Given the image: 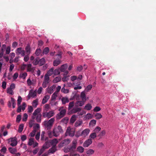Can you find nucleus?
<instances>
[{
	"label": "nucleus",
	"instance_id": "obj_45",
	"mask_svg": "<svg viewBox=\"0 0 156 156\" xmlns=\"http://www.w3.org/2000/svg\"><path fill=\"white\" fill-rule=\"evenodd\" d=\"M38 99H36V100H34L32 103L33 106L35 107H36L38 105Z\"/></svg>",
	"mask_w": 156,
	"mask_h": 156
},
{
	"label": "nucleus",
	"instance_id": "obj_9",
	"mask_svg": "<svg viewBox=\"0 0 156 156\" xmlns=\"http://www.w3.org/2000/svg\"><path fill=\"white\" fill-rule=\"evenodd\" d=\"M92 143V141L91 139H89L86 140L83 144V146L86 147H88Z\"/></svg>",
	"mask_w": 156,
	"mask_h": 156
},
{
	"label": "nucleus",
	"instance_id": "obj_19",
	"mask_svg": "<svg viewBox=\"0 0 156 156\" xmlns=\"http://www.w3.org/2000/svg\"><path fill=\"white\" fill-rule=\"evenodd\" d=\"M32 65L31 64L29 63L27 66V71L28 72H32L34 69V67H32Z\"/></svg>",
	"mask_w": 156,
	"mask_h": 156
},
{
	"label": "nucleus",
	"instance_id": "obj_52",
	"mask_svg": "<svg viewBox=\"0 0 156 156\" xmlns=\"http://www.w3.org/2000/svg\"><path fill=\"white\" fill-rule=\"evenodd\" d=\"M101 130V128L99 126H97L96 128L94 129V133H95L96 134V133H98Z\"/></svg>",
	"mask_w": 156,
	"mask_h": 156
},
{
	"label": "nucleus",
	"instance_id": "obj_5",
	"mask_svg": "<svg viewBox=\"0 0 156 156\" xmlns=\"http://www.w3.org/2000/svg\"><path fill=\"white\" fill-rule=\"evenodd\" d=\"M43 116L44 118L47 117L49 118L53 116L54 115V113L53 111H50L48 112H44L43 113Z\"/></svg>",
	"mask_w": 156,
	"mask_h": 156
},
{
	"label": "nucleus",
	"instance_id": "obj_26",
	"mask_svg": "<svg viewBox=\"0 0 156 156\" xmlns=\"http://www.w3.org/2000/svg\"><path fill=\"white\" fill-rule=\"evenodd\" d=\"M6 47V46L4 44L2 45L1 50L0 51V58H2L3 57L4 51Z\"/></svg>",
	"mask_w": 156,
	"mask_h": 156
},
{
	"label": "nucleus",
	"instance_id": "obj_22",
	"mask_svg": "<svg viewBox=\"0 0 156 156\" xmlns=\"http://www.w3.org/2000/svg\"><path fill=\"white\" fill-rule=\"evenodd\" d=\"M56 151V148L55 146H52V147L50 148L48 151V154L53 153Z\"/></svg>",
	"mask_w": 156,
	"mask_h": 156
},
{
	"label": "nucleus",
	"instance_id": "obj_41",
	"mask_svg": "<svg viewBox=\"0 0 156 156\" xmlns=\"http://www.w3.org/2000/svg\"><path fill=\"white\" fill-rule=\"evenodd\" d=\"M94 152V150L92 149H90L87 151L86 153L88 155H90L93 154Z\"/></svg>",
	"mask_w": 156,
	"mask_h": 156
},
{
	"label": "nucleus",
	"instance_id": "obj_28",
	"mask_svg": "<svg viewBox=\"0 0 156 156\" xmlns=\"http://www.w3.org/2000/svg\"><path fill=\"white\" fill-rule=\"evenodd\" d=\"M27 73L26 72H25L20 74L19 75V77L20 78H22L23 80H24L25 79L26 77L27 76Z\"/></svg>",
	"mask_w": 156,
	"mask_h": 156
},
{
	"label": "nucleus",
	"instance_id": "obj_50",
	"mask_svg": "<svg viewBox=\"0 0 156 156\" xmlns=\"http://www.w3.org/2000/svg\"><path fill=\"white\" fill-rule=\"evenodd\" d=\"M12 89V88H8L7 93L13 95L14 93Z\"/></svg>",
	"mask_w": 156,
	"mask_h": 156
},
{
	"label": "nucleus",
	"instance_id": "obj_13",
	"mask_svg": "<svg viewBox=\"0 0 156 156\" xmlns=\"http://www.w3.org/2000/svg\"><path fill=\"white\" fill-rule=\"evenodd\" d=\"M75 134V132L74 131L71 130L70 129L67 128L66 134V135L68 134L69 136L71 137H73L74 136Z\"/></svg>",
	"mask_w": 156,
	"mask_h": 156
},
{
	"label": "nucleus",
	"instance_id": "obj_61",
	"mask_svg": "<svg viewBox=\"0 0 156 156\" xmlns=\"http://www.w3.org/2000/svg\"><path fill=\"white\" fill-rule=\"evenodd\" d=\"M19 76V74L18 73H15L13 76V78L14 80L17 79Z\"/></svg>",
	"mask_w": 156,
	"mask_h": 156
},
{
	"label": "nucleus",
	"instance_id": "obj_15",
	"mask_svg": "<svg viewBox=\"0 0 156 156\" xmlns=\"http://www.w3.org/2000/svg\"><path fill=\"white\" fill-rule=\"evenodd\" d=\"M68 67V65L67 64H65L62 65L59 68V69L61 72H64L66 69Z\"/></svg>",
	"mask_w": 156,
	"mask_h": 156
},
{
	"label": "nucleus",
	"instance_id": "obj_18",
	"mask_svg": "<svg viewBox=\"0 0 156 156\" xmlns=\"http://www.w3.org/2000/svg\"><path fill=\"white\" fill-rule=\"evenodd\" d=\"M50 97V96L48 95H46L44 96L42 99V103L44 104L46 103L49 99Z\"/></svg>",
	"mask_w": 156,
	"mask_h": 156
},
{
	"label": "nucleus",
	"instance_id": "obj_27",
	"mask_svg": "<svg viewBox=\"0 0 156 156\" xmlns=\"http://www.w3.org/2000/svg\"><path fill=\"white\" fill-rule=\"evenodd\" d=\"M84 148L81 146L78 147L76 148V151L81 153H83L84 152Z\"/></svg>",
	"mask_w": 156,
	"mask_h": 156
},
{
	"label": "nucleus",
	"instance_id": "obj_64",
	"mask_svg": "<svg viewBox=\"0 0 156 156\" xmlns=\"http://www.w3.org/2000/svg\"><path fill=\"white\" fill-rule=\"evenodd\" d=\"M69 156H80L79 154L74 153L72 152L69 153Z\"/></svg>",
	"mask_w": 156,
	"mask_h": 156
},
{
	"label": "nucleus",
	"instance_id": "obj_16",
	"mask_svg": "<svg viewBox=\"0 0 156 156\" xmlns=\"http://www.w3.org/2000/svg\"><path fill=\"white\" fill-rule=\"evenodd\" d=\"M45 132L44 131H42L41 135V140H47L48 139V137L44 136Z\"/></svg>",
	"mask_w": 156,
	"mask_h": 156
},
{
	"label": "nucleus",
	"instance_id": "obj_7",
	"mask_svg": "<svg viewBox=\"0 0 156 156\" xmlns=\"http://www.w3.org/2000/svg\"><path fill=\"white\" fill-rule=\"evenodd\" d=\"M16 53L17 55L21 54L22 56H25V52L24 50H22L21 48H17L16 50Z\"/></svg>",
	"mask_w": 156,
	"mask_h": 156
},
{
	"label": "nucleus",
	"instance_id": "obj_3",
	"mask_svg": "<svg viewBox=\"0 0 156 156\" xmlns=\"http://www.w3.org/2000/svg\"><path fill=\"white\" fill-rule=\"evenodd\" d=\"M55 121L54 118H51L48 121H45L44 122V125L47 129H50L52 126Z\"/></svg>",
	"mask_w": 156,
	"mask_h": 156
},
{
	"label": "nucleus",
	"instance_id": "obj_42",
	"mask_svg": "<svg viewBox=\"0 0 156 156\" xmlns=\"http://www.w3.org/2000/svg\"><path fill=\"white\" fill-rule=\"evenodd\" d=\"M24 127V125L23 124H21L20 125L19 129H18V132L19 133L22 132V131Z\"/></svg>",
	"mask_w": 156,
	"mask_h": 156
},
{
	"label": "nucleus",
	"instance_id": "obj_8",
	"mask_svg": "<svg viewBox=\"0 0 156 156\" xmlns=\"http://www.w3.org/2000/svg\"><path fill=\"white\" fill-rule=\"evenodd\" d=\"M62 108H63V107L59 108V111H60L59 113V119L64 116L66 112V110L65 109H61Z\"/></svg>",
	"mask_w": 156,
	"mask_h": 156
},
{
	"label": "nucleus",
	"instance_id": "obj_11",
	"mask_svg": "<svg viewBox=\"0 0 156 156\" xmlns=\"http://www.w3.org/2000/svg\"><path fill=\"white\" fill-rule=\"evenodd\" d=\"M26 106V104L24 102L22 103V106H21L20 105V106H18V108L17 110V112L18 113L20 112H21V109L23 111H24L25 109Z\"/></svg>",
	"mask_w": 156,
	"mask_h": 156
},
{
	"label": "nucleus",
	"instance_id": "obj_44",
	"mask_svg": "<svg viewBox=\"0 0 156 156\" xmlns=\"http://www.w3.org/2000/svg\"><path fill=\"white\" fill-rule=\"evenodd\" d=\"M69 76H63V77L62 78V80L63 82L67 81L69 79ZM61 80V78H59V81H60Z\"/></svg>",
	"mask_w": 156,
	"mask_h": 156
},
{
	"label": "nucleus",
	"instance_id": "obj_4",
	"mask_svg": "<svg viewBox=\"0 0 156 156\" xmlns=\"http://www.w3.org/2000/svg\"><path fill=\"white\" fill-rule=\"evenodd\" d=\"M9 143L11 142L10 145L12 147H15L17 145V138L16 137L10 138L8 140Z\"/></svg>",
	"mask_w": 156,
	"mask_h": 156
},
{
	"label": "nucleus",
	"instance_id": "obj_33",
	"mask_svg": "<svg viewBox=\"0 0 156 156\" xmlns=\"http://www.w3.org/2000/svg\"><path fill=\"white\" fill-rule=\"evenodd\" d=\"M81 108H73L72 110L73 113H76L81 111Z\"/></svg>",
	"mask_w": 156,
	"mask_h": 156
},
{
	"label": "nucleus",
	"instance_id": "obj_23",
	"mask_svg": "<svg viewBox=\"0 0 156 156\" xmlns=\"http://www.w3.org/2000/svg\"><path fill=\"white\" fill-rule=\"evenodd\" d=\"M85 101L82 100L76 102L75 104V106L76 107L81 106L84 104V103Z\"/></svg>",
	"mask_w": 156,
	"mask_h": 156
},
{
	"label": "nucleus",
	"instance_id": "obj_58",
	"mask_svg": "<svg viewBox=\"0 0 156 156\" xmlns=\"http://www.w3.org/2000/svg\"><path fill=\"white\" fill-rule=\"evenodd\" d=\"M61 91L64 93H67L69 92V90L67 88H62Z\"/></svg>",
	"mask_w": 156,
	"mask_h": 156
},
{
	"label": "nucleus",
	"instance_id": "obj_24",
	"mask_svg": "<svg viewBox=\"0 0 156 156\" xmlns=\"http://www.w3.org/2000/svg\"><path fill=\"white\" fill-rule=\"evenodd\" d=\"M9 152L12 154H16V153L17 152V149L16 148L10 147L8 148Z\"/></svg>",
	"mask_w": 156,
	"mask_h": 156
},
{
	"label": "nucleus",
	"instance_id": "obj_1",
	"mask_svg": "<svg viewBox=\"0 0 156 156\" xmlns=\"http://www.w3.org/2000/svg\"><path fill=\"white\" fill-rule=\"evenodd\" d=\"M77 144V140L74 139L72 142V145L69 147H64L63 149L64 151L66 153L74 152L76 147Z\"/></svg>",
	"mask_w": 156,
	"mask_h": 156
},
{
	"label": "nucleus",
	"instance_id": "obj_63",
	"mask_svg": "<svg viewBox=\"0 0 156 156\" xmlns=\"http://www.w3.org/2000/svg\"><path fill=\"white\" fill-rule=\"evenodd\" d=\"M27 84L28 85L30 86L31 85H33V82L31 81L30 79V78H29L27 81Z\"/></svg>",
	"mask_w": 156,
	"mask_h": 156
},
{
	"label": "nucleus",
	"instance_id": "obj_21",
	"mask_svg": "<svg viewBox=\"0 0 156 156\" xmlns=\"http://www.w3.org/2000/svg\"><path fill=\"white\" fill-rule=\"evenodd\" d=\"M62 103L63 104H65L69 102V99L66 97H62L61 99Z\"/></svg>",
	"mask_w": 156,
	"mask_h": 156
},
{
	"label": "nucleus",
	"instance_id": "obj_47",
	"mask_svg": "<svg viewBox=\"0 0 156 156\" xmlns=\"http://www.w3.org/2000/svg\"><path fill=\"white\" fill-rule=\"evenodd\" d=\"M82 123V121H77L75 124V126L76 127H78L80 126Z\"/></svg>",
	"mask_w": 156,
	"mask_h": 156
},
{
	"label": "nucleus",
	"instance_id": "obj_56",
	"mask_svg": "<svg viewBox=\"0 0 156 156\" xmlns=\"http://www.w3.org/2000/svg\"><path fill=\"white\" fill-rule=\"evenodd\" d=\"M28 117V115L27 113H25L23 115L22 120L23 121H26Z\"/></svg>",
	"mask_w": 156,
	"mask_h": 156
},
{
	"label": "nucleus",
	"instance_id": "obj_43",
	"mask_svg": "<svg viewBox=\"0 0 156 156\" xmlns=\"http://www.w3.org/2000/svg\"><path fill=\"white\" fill-rule=\"evenodd\" d=\"M41 51L40 48H37L35 52V54L37 56H38L40 55L41 54Z\"/></svg>",
	"mask_w": 156,
	"mask_h": 156
},
{
	"label": "nucleus",
	"instance_id": "obj_48",
	"mask_svg": "<svg viewBox=\"0 0 156 156\" xmlns=\"http://www.w3.org/2000/svg\"><path fill=\"white\" fill-rule=\"evenodd\" d=\"M74 103L73 101L70 102L69 105L68 109L69 110H70L73 107Z\"/></svg>",
	"mask_w": 156,
	"mask_h": 156
},
{
	"label": "nucleus",
	"instance_id": "obj_40",
	"mask_svg": "<svg viewBox=\"0 0 156 156\" xmlns=\"http://www.w3.org/2000/svg\"><path fill=\"white\" fill-rule=\"evenodd\" d=\"M92 106L90 104H87L85 106L84 109L87 110H90L92 108Z\"/></svg>",
	"mask_w": 156,
	"mask_h": 156
},
{
	"label": "nucleus",
	"instance_id": "obj_10",
	"mask_svg": "<svg viewBox=\"0 0 156 156\" xmlns=\"http://www.w3.org/2000/svg\"><path fill=\"white\" fill-rule=\"evenodd\" d=\"M36 90L34 91L31 90L30 91L28 97L29 98H30L31 97L34 98L36 96Z\"/></svg>",
	"mask_w": 156,
	"mask_h": 156
},
{
	"label": "nucleus",
	"instance_id": "obj_49",
	"mask_svg": "<svg viewBox=\"0 0 156 156\" xmlns=\"http://www.w3.org/2000/svg\"><path fill=\"white\" fill-rule=\"evenodd\" d=\"M95 116L97 119H99L102 118V115L101 114L99 113H96Z\"/></svg>",
	"mask_w": 156,
	"mask_h": 156
},
{
	"label": "nucleus",
	"instance_id": "obj_34",
	"mask_svg": "<svg viewBox=\"0 0 156 156\" xmlns=\"http://www.w3.org/2000/svg\"><path fill=\"white\" fill-rule=\"evenodd\" d=\"M49 48L48 47H46L43 50V54H48L49 51Z\"/></svg>",
	"mask_w": 156,
	"mask_h": 156
},
{
	"label": "nucleus",
	"instance_id": "obj_12",
	"mask_svg": "<svg viewBox=\"0 0 156 156\" xmlns=\"http://www.w3.org/2000/svg\"><path fill=\"white\" fill-rule=\"evenodd\" d=\"M90 131V130L89 129H86L82 131L81 133L80 134V136L86 137L89 134Z\"/></svg>",
	"mask_w": 156,
	"mask_h": 156
},
{
	"label": "nucleus",
	"instance_id": "obj_17",
	"mask_svg": "<svg viewBox=\"0 0 156 156\" xmlns=\"http://www.w3.org/2000/svg\"><path fill=\"white\" fill-rule=\"evenodd\" d=\"M56 91L52 95L51 97V100L54 101L55 100L57 96L58 92V88H56Z\"/></svg>",
	"mask_w": 156,
	"mask_h": 156
},
{
	"label": "nucleus",
	"instance_id": "obj_53",
	"mask_svg": "<svg viewBox=\"0 0 156 156\" xmlns=\"http://www.w3.org/2000/svg\"><path fill=\"white\" fill-rule=\"evenodd\" d=\"M68 119V117H65L62 119L61 122L66 124L67 122Z\"/></svg>",
	"mask_w": 156,
	"mask_h": 156
},
{
	"label": "nucleus",
	"instance_id": "obj_62",
	"mask_svg": "<svg viewBox=\"0 0 156 156\" xmlns=\"http://www.w3.org/2000/svg\"><path fill=\"white\" fill-rule=\"evenodd\" d=\"M6 148L5 147H3L1 150L0 151L1 152H3V153L5 154L6 153Z\"/></svg>",
	"mask_w": 156,
	"mask_h": 156
},
{
	"label": "nucleus",
	"instance_id": "obj_38",
	"mask_svg": "<svg viewBox=\"0 0 156 156\" xmlns=\"http://www.w3.org/2000/svg\"><path fill=\"white\" fill-rule=\"evenodd\" d=\"M40 128V125L37 123H35L34 124V126L33 127V130H35L36 131Z\"/></svg>",
	"mask_w": 156,
	"mask_h": 156
},
{
	"label": "nucleus",
	"instance_id": "obj_37",
	"mask_svg": "<svg viewBox=\"0 0 156 156\" xmlns=\"http://www.w3.org/2000/svg\"><path fill=\"white\" fill-rule=\"evenodd\" d=\"M96 120L93 119L90 121L89 123V125L90 126H93L96 125Z\"/></svg>",
	"mask_w": 156,
	"mask_h": 156
},
{
	"label": "nucleus",
	"instance_id": "obj_20",
	"mask_svg": "<svg viewBox=\"0 0 156 156\" xmlns=\"http://www.w3.org/2000/svg\"><path fill=\"white\" fill-rule=\"evenodd\" d=\"M49 141L51 145H52V146H55L58 142L57 140L55 139L52 140H49Z\"/></svg>",
	"mask_w": 156,
	"mask_h": 156
},
{
	"label": "nucleus",
	"instance_id": "obj_57",
	"mask_svg": "<svg viewBox=\"0 0 156 156\" xmlns=\"http://www.w3.org/2000/svg\"><path fill=\"white\" fill-rule=\"evenodd\" d=\"M36 131L35 130H33L30 133L29 136L31 137H34L35 135Z\"/></svg>",
	"mask_w": 156,
	"mask_h": 156
},
{
	"label": "nucleus",
	"instance_id": "obj_2",
	"mask_svg": "<svg viewBox=\"0 0 156 156\" xmlns=\"http://www.w3.org/2000/svg\"><path fill=\"white\" fill-rule=\"evenodd\" d=\"M41 111V109L38 108L36 109L33 113V115L32 116V119H34L36 118L37 122H41V114L40 113Z\"/></svg>",
	"mask_w": 156,
	"mask_h": 156
},
{
	"label": "nucleus",
	"instance_id": "obj_46",
	"mask_svg": "<svg viewBox=\"0 0 156 156\" xmlns=\"http://www.w3.org/2000/svg\"><path fill=\"white\" fill-rule=\"evenodd\" d=\"M96 134L95 133H91L89 137L90 139H94L96 137Z\"/></svg>",
	"mask_w": 156,
	"mask_h": 156
},
{
	"label": "nucleus",
	"instance_id": "obj_30",
	"mask_svg": "<svg viewBox=\"0 0 156 156\" xmlns=\"http://www.w3.org/2000/svg\"><path fill=\"white\" fill-rule=\"evenodd\" d=\"M34 142V139L33 138H30L29 139L28 142V145L30 146H32Z\"/></svg>",
	"mask_w": 156,
	"mask_h": 156
},
{
	"label": "nucleus",
	"instance_id": "obj_54",
	"mask_svg": "<svg viewBox=\"0 0 156 156\" xmlns=\"http://www.w3.org/2000/svg\"><path fill=\"white\" fill-rule=\"evenodd\" d=\"M49 76L47 75V74H45L44 77V80L45 81H48L49 82V81L50 80Z\"/></svg>",
	"mask_w": 156,
	"mask_h": 156
},
{
	"label": "nucleus",
	"instance_id": "obj_36",
	"mask_svg": "<svg viewBox=\"0 0 156 156\" xmlns=\"http://www.w3.org/2000/svg\"><path fill=\"white\" fill-rule=\"evenodd\" d=\"M86 95L85 93L83 92H82L80 95V97L82 98V100L84 101H86Z\"/></svg>",
	"mask_w": 156,
	"mask_h": 156
},
{
	"label": "nucleus",
	"instance_id": "obj_31",
	"mask_svg": "<svg viewBox=\"0 0 156 156\" xmlns=\"http://www.w3.org/2000/svg\"><path fill=\"white\" fill-rule=\"evenodd\" d=\"M25 50L27 54L28 55H29L30 53V46L28 45L25 48Z\"/></svg>",
	"mask_w": 156,
	"mask_h": 156
},
{
	"label": "nucleus",
	"instance_id": "obj_6",
	"mask_svg": "<svg viewBox=\"0 0 156 156\" xmlns=\"http://www.w3.org/2000/svg\"><path fill=\"white\" fill-rule=\"evenodd\" d=\"M70 141H71L69 139H65L62 141L59 144V147H62L68 144L70 142Z\"/></svg>",
	"mask_w": 156,
	"mask_h": 156
},
{
	"label": "nucleus",
	"instance_id": "obj_39",
	"mask_svg": "<svg viewBox=\"0 0 156 156\" xmlns=\"http://www.w3.org/2000/svg\"><path fill=\"white\" fill-rule=\"evenodd\" d=\"M39 58L38 57L36 58L35 59H34L33 62H32V63L34 65L36 66L37 65L39 64Z\"/></svg>",
	"mask_w": 156,
	"mask_h": 156
},
{
	"label": "nucleus",
	"instance_id": "obj_35",
	"mask_svg": "<svg viewBox=\"0 0 156 156\" xmlns=\"http://www.w3.org/2000/svg\"><path fill=\"white\" fill-rule=\"evenodd\" d=\"M76 119V115H73L72 116L70 119V122L71 123H73Z\"/></svg>",
	"mask_w": 156,
	"mask_h": 156
},
{
	"label": "nucleus",
	"instance_id": "obj_51",
	"mask_svg": "<svg viewBox=\"0 0 156 156\" xmlns=\"http://www.w3.org/2000/svg\"><path fill=\"white\" fill-rule=\"evenodd\" d=\"M22 100V98L20 96H19L18 97V98L17 99V105L18 106H20V105Z\"/></svg>",
	"mask_w": 156,
	"mask_h": 156
},
{
	"label": "nucleus",
	"instance_id": "obj_60",
	"mask_svg": "<svg viewBox=\"0 0 156 156\" xmlns=\"http://www.w3.org/2000/svg\"><path fill=\"white\" fill-rule=\"evenodd\" d=\"M40 132L37 133L36 135H35V139L37 140H38L40 139Z\"/></svg>",
	"mask_w": 156,
	"mask_h": 156
},
{
	"label": "nucleus",
	"instance_id": "obj_25",
	"mask_svg": "<svg viewBox=\"0 0 156 156\" xmlns=\"http://www.w3.org/2000/svg\"><path fill=\"white\" fill-rule=\"evenodd\" d=\"M58 126L57 128H55L53 130V134L54 136L55 137H57L58 135Z\"/></svg>",
	"mask_w": 156,
	"mask_h": 156
},
{
	"label": "nucleus",
	"instance_id": "obj_32",
	"mask_svg": "<svg viewBox=\"0 0 156 156\" xmlns=\"http://www.w3.org/2000/svg\"><path fill=\"white\" fill-rule=\"evenodd\" d=\"M54 70V69L53 68H51L48 71L47 73L46 74L49 76H51L53 73Z\"/></svg>",
	"mask_w": 156,
	"mask_h": 156
},
{
	"label": "nucleus",
	"instance_id": "obj_14",
	"mask_svg": "<svg viewBox=\"0 0 156 156\" xmlns=\"http://www.w3.org/2000/svg\"><path fill=\"white\" fill-rule=\"evenodd\" d=\"M51 144L49 140L46 141L43 144L42 147L45 149L49 148L51 146Z\"/></svg>",
	"mask_w": 156,
	"mask_h": 156
},
{
	"label": "nucleus",
	"instance_id": "obj_29",
	"mask_svg": "<svg viewBox=\"0 0 156 156\" xmlns=\"http://www.w3.org/2000/svg\"><path fill=\"white\" fill-rule=\"evenodd\" d=\"M45 58H42L39 60V64L40 66L43 65L45 63Z\"/></svg>",
	"mask_w": 156,
	"mask_h": 156
},
{
	"label": "nucleus",
	"instance_id": "obj_59",
	"mask_svg": "<svg viewBox=\"0 0 156 156\" xmlns=\"http://www.w3.org/2000/svg\"><path fill=\"white\" fill-rule=\"evenodd\" d=\"M55 88H47V91L48 93L51 94L55 90H54Z\"/></svg>",
	"mask_w": 156,
	"mask_h": 156
},
{
	"label": "nucleus",
	"instance_id": "obj_55",
	"mask_svg": "<svg viewBox=\"0 0 156 156\" xmlns=\"http://www.w3.org/2000/svg\"><path fill=\"white\" fill-rule=\"evenodd\" d=\"M11 101L12 103V108H14L15 107L16 105L15 103V100L13 98H11Z\"/></svg>",
	"mask_w": 156,
	"mask_h": 156
}]
</instances>
